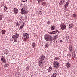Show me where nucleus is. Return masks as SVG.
<instances>
[{"label": "nucleus", "instance_id": "37998d69", "mask_svg": "<svg viewBox=\"0 0 77 77\" xmlns=\"http://www.w3.org/2000/svg\"><path fill=\"white\" fill-rule=\"evenodd\" d=\"M51 34H53V32H50Z\"/></svg>", "mask_w": 77, "mask_h": 77}, {"label": "nucleus", "instance_id": "c03bdc74", "mask_svg": "<svg viewBox=\"0 0 77 77\" xmlns=\"http://www.w3.org/2000/svg\"><path fill=\"white\" fill-rule=\"evenodd\" d=\"M53 34H56V33L55 32V31H53Z\"/></svg>", "mask_w": 77, "mask_h": 77}, {"label": "nucleus", "instance_id": "58836bf2", "mask_svg": "<svg viewBox=\"0 0 77 77\" xmlns=\"http://www.w3.org/2000/svg\"><path fill=\"white\" fill-rule=\"evenodd\" d=\"M72 27V26L71 25L69 26V28H70V29H71V28Z\"/></svg>", "mask_w": 77, "mask_h": 77}, {"label": "nucleus", "instance_id": "a211bd4d", "mask_svg": "<svg viewBox=\"0 0 77 77\" xmlns=\"http://www.w3.org/2000/svg\"><path fill=\"white\" fill-rule=\"evenodd\" d=\"M49 47V44L48 43H46L45 46V48H48Z\"/></svg>", "mask_w": 77, "mask_h": 77}, {"label": "nucleus", "instance_id": "4be33fe9", "mask_svg": "<svg viewBox=\"0 0 77 77\" xmlns=\"http://www.w3.org/2000/svg\"><path fill=\"white\" fill-rule=\"evenodd\" d=\"M1 32L2 34H5L6 33V31L5 30H3Z\"/></svg>", "mask_w": 77, "mask_h": 77}, {"label": "nucleus", "instance_id": "1a4fd4ad", "mask_svg": "<svg viewBox=\"0 0 77 77\" xmlns=\"http://www.w3.org/2000/svg\"><path fill=\"white\" fill-rule=\"evenodd\" d=\"M23 20L24 19H23V18L20 17L19 18V21L20 23H22L24 21Z\"/></svg>", "mask_w": 77, "mask_h": 77}, {"label": "nucleus", "instance_id": "ddd939ff", "mask_svg": "<svg viewBox=\"0 0 77 77\" xmlns=\"http://www.w3.org/2000/svg\"><path fill=\"white\" fill-rule=\"evenodd\" d=\"M65 0H61L59 4H60V5H61V4H62V3H65Z\"/></svg>", "mask_w": 77, "mask_h": 77}, {"label": "nucleus", "instance_id": "aec40b11", "mask_svg": "<svg viewBox=\"0 0 77 77\" xmlns=\"http://www.w3.org/2000/svg\"><path fill=\"white\" fill-rule=\"evenodd\" d=\"M66 66L67 68H69L71 66L70 65V64L69 63H67L66 64Z\"/></svg>", "mask_w": 77, "mask_h": 77}, {"label": "nucleus", "instance_id": "2eb2a0df", "mask_svg": "<svg viewBox=\"0 0 77 77\" xmlns=\"http://www.w3.org/2000/svg\"><path fill=\"white\" fill-rule=\"evenodd\" d=\"M69 51L70 52H71L72 51V46H71V45H70L69 47Z\"/></svg>", "mask_w": 77, "mask_h": 77}, {"label": "nucleus", "instance_id": "a18cd8bd", "mask_svg": "<svg viewBox=\"0 0 77 77\" xmlns=\"http://www.w3.org/2000/svg\"><path fill=\"white\" fill-rule=\"evenodd\" d=\"M70 25H71L72 27V26H73V24L72 23Z\"/></svg>", "mask_w": 77, "mask_h": 77}, {"label": "nucleus", "instance_id": "49530a36", "mask_svg": "<svg viewBox=\"0 0 77 77\" xmlns=\"http://www.w3.org/2000/svg\"><path fill=\"white\" fill-rule=\"evenodd\" d=\"M60 42H62L63 41H62V40H60Z\"/></svg>", "mask_w": 77, "mask_h": 77}, {"label": "nucleus", "instance_id": "9b49d317", "mask_svg": "<svg viewBox=\"0 0 77 77\" xmlns=\"http://www.w3.org/2000/svg\"><path fill=\"white\" fill-rule=\"evenodd\" d=\"M47 70L48 72H50L52 70V67L51 66L49 67L48 68Z\"/></svg>", "mask_w": 77, "mask_h": 77}, {"label": "nucleus", "instance_id": "de8ad7c7", "mask_svg": "<svg viewBox=\"0 0 77 77\" xmlns=\"http://www.w3.org/2000/svg\"><path fill=\"white\" fill-rule=\"evenodd\" d=\"M36 13H38V11H36Z\"/></svg>", "mask_w": 77, "mask_h": 77}, {"label": "nucleus", "instance_id": "39448f33", "mask_svg": "<svg viewBox=\"0 0 77 77\" xmlns=\"http://www.w3.org/2000/svg\"><path fill=\"white\" fill-rule=\"evenodd\" d=\"M45 58V56H44V55H42L40 58V60H39V62H43V60H44Z\"/></svg>", "mask_w": 77, "mask_h": 77}, {"label": "nucleus", "instance_id": "09e8293b", "mask_svg": "<svg viewBox=\"0 0 77 77\" xmlns=\"http://www.w3.org/2000/svg\"><path fill=\"white\" fill-rule=\"evenodd\" d=\"M25 18H27V16Z\"/></svg>", "mask_w": 77, "mask_h": 77}, {"label": "nucleus", "instance_id": "6e6552de", "mask_svg": "<svg viewBox=\"0 0 77 77\" xmlns=\"http://www.w3.org/2000/svg\"><path fill=\"white\" fill-rule=\"evenodd\" d=\"M60 26L62 30H65V28H66V26L65 25L62 24L60 25Z\"/></svg>", "mask_w": 77, "mask_h": 77}, {"label": "nucleus", "instance_id": "0eeeda50", "mask_svg": "<svg viewBox=\"0 0 77 77\" xmlns=\"http://www.w3.org/2000/svg\"><path fill=\"white\" fill-rule=\"evenodd\" d=\"M14 12L16 14L18 12V10L17 8H14L13 9Z\"/></svg>", "mask_w": 77, "mask_h": 77}, {"label": "nucleus", "instance_id": "5701e85b", "mask_svg": "<svg viewBox=\"0 0 77 77\" xmlns=\"http://www.w3.org/2000/svg\"><path fill=\"white\" fill-rule=\"evenodd\" d=\"M32 45L33 48H34V47H35V43H32Z\"/></svg>", "mask_w": 77, "mask_h": 77}, {"label": "nucleus", "instance_id": "7c9ffc66", "mask_svg": "<svg viewBox=\"0 0 77 77\" xmlns=\"http://www.w3.org/2000/svg\"><path fill=\"white\" fill-rule=\"evenodd\" d=\"M2 18H3V16L1 15H0V20H2Z\"/></svg>", "mask_w": 77, "mask_h": 77}, {"label": "nucleus", "instance_id": "a19ab883", "mask_svg": "<svg viewBox=\"0 0 77 77\" xmlns=\"http://www.w3.org/2000/svg\"><path fill=\"white\" fill-rule=\"evenodd\" d=\"M67 56H69V57H71V55L70 54H68Z\"/></svg>", "mask_w": 77, "mask_h": 77}, {"label": "nucleus", "instance_id": "bb28decb", "mask_svg": "<svg viewBox=\"0 0 77 77\" xmlns=\"http://www.w3.org/2000/svg\"><path fill=\"white\" fill-rule=\"evenodd\" d=\"M76 16H77V15H76L75 14H73V17H74V18H75V17H76Z\"/></svg>", "mask_w": 77, "mask_h": 77}, {"label": "nucleus", "instance_id": "f3484780", "mask_svg": "<svg viewBox=\"0 0 77 77\" xmlns=\"http://www.w3.org/2000/svg\"><path fill=\"white\" fill-rule=\"evenodd\" d=\"M55 29V27L54 26H53L51 27V30H54Z\"/></svg>", "mask_w": 77, "mask_h": 77}, {"label": "nucleus", "instance_id": "4468645a", "mask_svg": "<svg viewBox=\"0 0 77 77\" xmlns=\"http://www.w3.org/2000/svg\"><path fill=\"white\" fill-rule=\"evenodd\" d=\"M24 23H23V24L21 25L19 29H23V28L24 27Z\"/></svg>", "mask_w": 77, "mask_h": 77}, {"label": "nucleus", "instance_id": "e433bc0d", "mask_svg": "<svg viewBox=\"0 0 77 77\" xmlns=\"http://www.w3.org/2000/svg\"><path fill=\"white\" fill-rule=\"evenodd\" d=\"M26 69L27 71H29V66H27L26 67Z\"/></svg>", "mask_w": 77, "mask_h": 77}, {"label": "nucleus", "instance_id": "72a5a7b5", "mask_svg": "<svg viewBox=\"0 0 77 77\" xmlns=\"http://www.w3.org/2000/svg\"><path fill=\"white\" fill-rule=\"evenodd\" d=\"M45 0H39L38 1V2H44V1Z\"/></svg>", "mask_w": 77, "mask_h": 77}, {"label": "nucleus", "instance_id": "412c9836", "mask_svg": "<svg viewBox=\"0 0 77 77\" xmlns=\"http://www.w3.org/2000/svg\"><path fill=\"white\" fill-rule=\"evenodd\" d=\"M60 58L58 57H55L54 60H59Z\"/></svg>", "mask_w": 77, "mask_h": 77}, {"label": "nucleus", "instance_id": "dca6fc26", "mask_svg": "<svg viewBox=\"0 0 77 77\" xmlns=\"http://www.w3.org/2000/svg\"><path fill=\"white\" fill-rule=\"evenodd\" d=\"M8 50H5L4 51V53L5 54H8Z\"/></svg>", "mask_w": 77, "mask_h": 77}, {"label": "nucleus", "instance_id": "b1692460", "mask_svg": "<svg viewBox=\"0 0 77 77\" xmlns=\"http://www.w3.org/2000/svg\"><path fill=\"white\" fill-rule=\"evenodd\" d=\"M58 35H56L55 36H54V40H55V39H57V38H58Z\"/></svg>", "mask_w": 77, "mask_h": 77}, {"label": "nucleus", "instance_id": "c9c22d12", "mask_svg": "<svg viewBox=\"0 0 77 77\" xmlns=\"http://www.w3.org/2000/svg\"><path fill=\"white\" fill-rule=\"evenodd\" d=\"M70 2V1H68L67 2H66V3L67 4H69V3Z\"/></svg>", "mask_w": 77, "mask_h": 77}, {"label": "nucleus", "instance_id": "9d476101", "mask_svg": "<svg viewBox=\"0 0 77 77\" xmlns=\"http://www.w3.org/2000/svg\"><path fill=\"white\" fill-rule=\"evenodd\" d=\"M27 7L26 6H23V8H22L21 9L22 12H23V11H26L27 10Z\"/></svg>", "mask_w": 77, "mask_h": 77}, {"label": "nucleus", "instance_id": "f704fd0d", "mask_svg": "<svg viewBox=\"0 0 77 77\" xmlns=\"http://www.w3.org/2000/svg\"><path fill=\"white\" fill-rule=\"evenodd\" d=\"M40 12L38 13L39 15H41V14H42V13H41V11H39Z\"/></svg>", "mask_w": 77, "mask_h": 77}, {"label": "nucleus", "instance_id": "423d86ee", "mask_svg": "<svg viewBox=\"0 0 77 77\" xmlns=\"http://www.w3.org/2000/svg\"><path fill=\"white\" fill-rule=\"evenodd\" d=\"M1 61L2 62V63H5L6 62V60L5 58V57H2L1 58Z\"/></svg>", "mask_w": 77, "mask_h": 77}, {"label": "nucleus", "instance_id": "7ed1b4c3", "mask_svg": "<svg viewBox=\"0 0 77 77\" xmlns=\"http://www.w3.org/2000/svg\"><path fill=\"white\" fill-rule=\"evenodd\" d=\"M19 36V34H18V33H16L15 35H12V38L13 39H14V42H17L18 40H17V38H18Z\"/></svg>", "mask_w": 77, "mask_h": 77}, {"label": "nucleus", "instance_id": "c756f323", "mask_svg": "<svg viewBox=\"0 0 77 77\" xmlns=\"http://www.w3.org/2000/svg\"><path fill=\"white\" fill-rule=\"evenodd\" d=\"M47 24H48V25H49V24H50V23H51V22H50V21H48L47 22Z\"/></svg>", "mask_w": 77, "mask_h": 77}, {"label": "nucleus", "instance_id": "f8f14e48", "mask_svg": "<svg viewBox=\"0 0 77 77\" xmlns=\"http://www.w3.org/2000/svg\"><path fill=\"white\" fill-rule=\"evenodd\" d=\"M29 11H21V13L22 14H27L28 13Z\"/></svg>", "mask_w": 77, "mask_h": 77}, {"label": "nucleus", "instance_id": "393cba45", "mask_svg": "<svg viewBox=\"0 0 77 77\" xmlns=\"http://www.w3.org/2000/svg\"><path fill=\"white\" fill-rule=\"evenodd\" d=\"M21 1L23 3H26V2H27V0H21Z\"/></svg>", "mask_w": 77, "mask_h": 77}, {"label": "nucleus", "instance_id": "2f4dec72", "mask_svg": "<svg viewBox=\"0 0 77 77\" xmlns=\"http://www.w3.org/2000/svg\"><path fill=\"white\" fill-rule=\"evenodd\" d=\"M55 33H60V32L58 31V30H57L55 31Z\"/></svg>", "mask_w": 77, "mask_h": 77}, {"label": "nucleus", "instance_id": "c85d7f7f", "mask_svg": "<svg viewBox=\"0 0 77 77\" xmlns=\"http://www.w3.org/2000/svg\"><path fill=\"white\" fill-rule=\"evenodd\" d=\"M68 6V5L66 3L65 4L64 6H65V8H67Z\"/></svg>", "mask_w": 77, "mask_h": 77}, {"label": "nucleus", "instance_id": "20e7f679", "mask_svg": "<svg viewBox=\"0 0 77 77\" xmlns=\"http://www.w3.org/2000/svg\"><path fill=\"white\" fill-rule=\"evenodd\" d=\"M54 66L55 68H57L59 67V63L57 61H55L54 62Z\"/></svg>", "mask_w": 77, "mask_h": 77}, {"label": "nucleus", "instance_id": "f257e3e1", "mask_svg": "<svg viewBox=\"0 0 77 77\" xmlns=\"http://www.w3.org/2000/svg\"><path fill=\"white\" fill-rule=\"evenodd\" d=\"M44 39L47 41H54V39L53 38V37L50 35L45 34L44 36Z\"/></svg>", "mask_w": 77, "mask_h": 77}, {"label": "nucleus", "instance_id": "cd10ccee", "mask_svg": "<svg viewBox=\"0 0 77 77\" xmlns=\"http://www.w3.org/2000/svg\"><path fill=\"white\" fill-rule=\"evenodd\" d=\"M4 9L5 11H6L7 10V7L5 6L4 7Z\"/></svg>", "mask_w": 77, "mask_h": 77}, {"label": "nucleus", "instance_id": "79ce46f5", "mask_svg": "<svg viewBox=\"0 0 77 77\" xmlns=\"http://www.w3.org/2000/svg\"><path fill=\"white\" fill-rule=\"evenodd\" d=\"M39 66L40 67H42V65H41V64H39Z\"/></svg>", "mask_w": 77, "mask_h": 77}, {"label": "nucleus", "instance_id": "a878e982", "mask_svg": "<svg viewBox=\"0 0 77 77\" xmlns=\"http://www.w3.org/2000/svg\"><path fill=\"white\" fill-rule=\"evenodd\" d=\"M9 64L8 63L6 64L5 65H4V66L5 67H7V66H8Z\"/></svg>", "mask_w": 77, "mask_h": 77}, {"label": "nucleus", "instance_id": "4c0bfd02", "mask_svg": "<svg viewBox=\"0 0 77 77\" xmlns=\"http://www.w3.org/2000/svg\"><path fill=\"white\" fill-rule=\"evenodd\" d=\"M18 24H19V23H18V22L17 21L16 22V25L18 26Z\"/></svg>", "mask_w": 77, "mask_h": 77}, {"label": "nucleus", "instance_id": "f03ea898", "mask_svg": "<svg viewBox=\"0 0 77 77\" xmlns=\"http://www.w3.org/2000/svg\"><path fill=\"white\" fill-rule=\"evenodd\" d=\"M29 38V33H23V41H27Z\"/></svg>", "mask_w": 77, "mask_h": 77}, {"label": "nucleus", "instance_id": "ea45409f", "mask_svg": "<svg viewBox=\"0 0 77 77\" xmlns=\"http://www.w3.org/2000/svg\"><path fill=\"white\" fill-rule=\"evenodd\" d=\"M1 6H4V3H3L2 4H1Z\"/></svg>", "mask_w": 77, "mask_h": 77}, {"label": "nucleus", "instance_id": "6ab92c4d", "mask_svg": "<svg viewBox=\"0 0 77 77\" xmlns=\"http://www.w3.org/2000/svg\"><path fill=\"white\" fill-rule=\"evenodd\" d=\"M56 75H57V74L56 73H54L52 75L51 77H56Z\"/></svg>", "mask_w": 77, "mask_h": 77}, {"label": "nucleus", "instance_id": "473e14b6", "mask_svg": "<svg viewBox=\"0 0 77 77\" xmlns=\"http://www.w3.org/2000/svg\"><path fill=\"white\" fill-rule=\"evenodd\" d=\"M72 56L74 58H75V54H74V55L73 54H72Z\"/></svg>", "mask_w": 77, "mask_h": 77}]
</instances>
